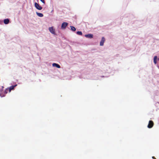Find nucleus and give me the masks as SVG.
Returning <instances> with one entry per match:
<instances>
[{"label":"nucleus","instance_id":"nucleus-16","mask_svg":"<svg viewBox=\"0 0 159 159\" xmlns=\"http://www.w3.org/2000/svg\"><path fill=\"white\" fill-rule=\"evenodd\" d=\"M2 89H3L4 87L3 86H2Z\"/></svg>","mask_w":159,"mask_h":159},{"label":"nucleus","instance_id":"nucleus-17","mask_svg":"<svg viewBox=\"0 0 159 159\" xmlns=\"http://www.w3.org/2000/svg\"><path fill=\"white\" fill-rule=\"evenodd\" d=\"M2 90H0V91H1V92H2Z\"/></svg>","mask_w":159,"mask_h":159},{"label":"nucleus","instance_id":"nucleus-8","mask_svg":"<svg viewBox=\"0 0 159 159\" xmlns=\"http://www.w3.org/2000/svg\"><path fill=\"white\" fill-rule=\"evenodd\" d=\"M52 66H55L58 68H60L61 67L59 65L55 63H53L52 64Z\"/></svg>","mask_w":159,"mask_h":159},{"label":"nucleus","instance_id":"nucleus-5","mask_svg":"<svg viewBox=\"0 0 159 159\" xmlns=\"http://www.w3.org/2000/svg\"><path fill=\"white\" fill-rule=\"evenodd\" d=\"M34 5L35 7L38 10H41L42 8V7L36 2L35 3Z\"/></svg>","mask_w":159,"mask_h":159},{"label":"nucleus","instance_id":"nucleus-4","mask_svg":"<svg viewBox=\"0 0 159 159\" xmlns=\"http://www.w3.org/2000/svg\"><path fill=\"white\" fill-rule=\"evenodd\" d=\"M68 24L67 22H64L61 25V28L62 29H65L67 26Z\"/></svg>","mask_w":159,"mask_h":159},{"label":"nucleus","instance_id":"nucleus-7","mask_svg":"<svg viewBox=\"0 0 159 159\" xmlns=\"http://www.w3.org/2000/svg\"><path fill=\"white\" fill-rule=\"evenodd\" d=\"M85 36L86 38L91 39L93 38V35L92 34H85Z\"/></svg>","mask_w":159,"mask_h":159},{"label":"nucleus","instance_id":"nucleus-14","mask_svg":"<svg viewBox=\"0 0 159 159\" xmlns=\"http://www.w3.org/2000/svg\"><path fill=\"white\" fill-rule=\"evenodd\" d=\"M43 3H45V2L44 0H40Z\"/></svg>","mask_w":159,"mask_h":159},{"label":"nucleus","instance_id":"nucleus-9","mask_svg":"<svg viewBox=\"0 0 159 159\" xmlns=\"http://www.w3.org/2000/svg\"><path fill=\"white\" fill-rule=\"evenodd\" d=\"M9 22V20L8 19H5L4 20V23L5 24H8Z\"/></svg>","mask_w":159,"mask_h":159},{"label":"nucleus","instance_id":"nucleus-11","mask_svg":"<svg viewBox=\"0 0 159 159\" xmlns=\"http://www.w3.org/2000/svg\"><path fill=\"white\" fill-rule=\"evenodd\" d=\"M157 56H155L154 57L153 61H154V62L155 64H156L157 63Z\"/></svg>","mask_w":159,"mask_h":159},{"label":"nucleus","instance_id":"nucleus-10","mask_svg":"<svg viewBox=\"0 0 159 159\" xmlns=\"http://www.w3.org/2000/svg\"><path fill=\"white\" fill-rule=\"evenodd\" d=\"M36 14L39 16L40 17H42L43 16V14L41 13L36 12Z\"/></svg>","mask_w":159,"mask_h":159},{"label":"nucleus","instance_id":"nucleus-6","mask_svg":"<svg viewBox=\"0 0 159 159\" xmlns=\"http://www.w3.org/2000/svg\"><path fill=\"white\" fill-rule=\"evenodd\" d=\"M105 41V38L102 37L100 42V45L102 46L103 45Z\"/></svg>","mask_w":159,"mask_h":159},{"label":"nucleus","instance_id":"nucleus-3","mask_svg":"<svg viewBox=\"0 0 159 159\" xmlns=\"http://www.w3.org/2000/svg\"><path fill=\"white\" fill-rule=\"evenodd\" d=\"M48 29H49V31L51 33H52V34H54V35H56V34L55 32V30L53 29V27H49V28Z\"/></svg>","mask_w":159,"mask_h":159},{"label":"nucleus","instance_id":"nucleus-1","mask_svg":"<svg viewBox=\"0 0 159 159\" xmlns=\"http://www.w3.org/2000/svg\"><path fill=\"white\" fill-rule=\"evenodd\" d=\"M17 86V84H16L14 85H12L9 88L6 89L5 91V93H7V91L9 90V92H10L12 90H13L14 89V88Z\"/></svg>","mask_w":159,"mask_h":159},{"label":"nucleus","instance_id":"nucleus-2","mask_svg":"<svg viewBox=\"0 0 159 159\" xmlns=\"http://www.w3.org/2000/svg\"><path fill=\"white\" fill-rule=\"evenodd\" d=\"M154 125V123L152 120H150L148 125V127L149 128H152Z\"/></svg>","mask_w":159,"mask_h":159},{"label":"nucleus","instance_id":"nucleus-12","mask_svg":"<svg viewBox=\"0 0 159 159\" xmlns=\"http://www.w3.org/2000/svg\"><path fill=\"white\" fill-rule=\"evenodd\" d=\"M70 28L71 30L72 31H75L76 30V28L74 26H70Z\"/></svg>","mask_w":159,"mask_h":159},{"label":"nucleus","instance_id":"nucleus-15","mask_svg":"<svg viewBox=\"0 0 159 159\" xmlns=\"http://www.w3.org/2000/svg\"><path fill=\"white\" fill-rule=\"evenodd\" d=\"M152 158L153 159H156L154 157H152Z\"/></svg>","mask_w":159,"mask_h":159},{"label":"nucleus","instance_id":"nucleus-13","mask_svg":"<svg viewBox=\"0 0 159 159\" xmlns=\"http://www.w3.org/2000/svg\"><path fill=\"white\" fill-rule=\"evenodd\" d=\"M77 34L79 35H82V33L81 31H77L76 33Z\"/></svg>","mask_w":159,"mask_h":159}]
</instances>
